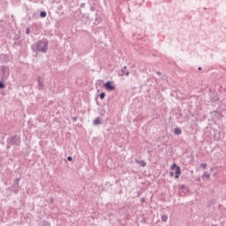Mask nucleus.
I'll list each match as a JSON object with an SVG mask.
<instances>
[{"label": "nucleus", "mask_w": 226, "mask_h": 226, "mask_svg": "<svg viewBox=\"0 0 226 226\" xmlns=\"http://www.w3.org/2000/svg\"><path fill=\"white\" fill-rule=\"evenodd\" d=\"M2 70V80H6L8 77H10V68L6 67L5 65H3L1 67Z\"/></svg>", "instance_id": "20e7f679"}, {"label": "nucleus", "mask_w": 226, "mask_h": 226, "mask_svg": "<svg viewBox=\"0 0 226 226\" xmlns=\"http://www.w3.org/2000/svg\"><path fill=\"white\" fill-rule=\"evenodd\" d=\"M167 220H169V216L162 215V222H167Z\"/></svg>", "instance_id": "2eb2a0df"}, {"label": "nucleus", "mask_w": 226, "mask_h": 226, "mask_svg": "<svg viewBox=\"0 0 226 226\" xmlns=\"http://www.w3.org/2000/svg\"><path fill=\"white\" fill-rule=\"evenodd\" d=\"M40 17H41V19H45V17H47V12L46 11H41Z\"/></svg>", "instance_id": "ddd939ff"}, {"label": "nucleus", "mask_w": 226, "mask_h": 226, "mask_svg": "<svg viewBox=\"0 0 226 226\" xmlns=\"http://www.w3.org/2000/svg\"><path fill=\"white\" fill-rule=\"evenodd\" d=\"M94 124L96 126L98 124H100V117H97L94 120Z\"/></svg>", "instance_id": "f8f14e48"}, {"label": "nucleus", "mask_w": 226, "mask_h": 226, "mask_svg": "<svg viewBox=\"0 0 226 226\" xmlns=\"http://www.w3.org/2000/svg\"><path fill=\"white\" fill-rule=\"evenodd\" d=\"M100 98L101 100H103L105 98V93L102 92L101 94H100Z\"/></svg>", "instance_id": "6ab92c4d"}, {"label": "nucleus", "mask_w": 226, "mask_h": 226, "mask_svg": "<svg viewBox=\"0 0 226 226\" xmlns=\"http://www.w3.org/2000/svg\"><path fill=\"white\" fill-rule=\"evenodd\" d=\"M200 167H201V169H207V163H201L200 164Z\"/></svg>", "instance_id": "a211bd4d"}, {"label": "nucleus", "mask_w": 226, "mask_h": 226, "mask_svg": "<svg viewBox=\"0 0 226 226\" xmlns=\"http://www.w3.org/2000/svg\"><path fill=\"white\" fill-rule=\"evenodd\" d=\"M86 6V4H81V8H84Z\"/></svg>", "instance_id": "5701e85b"}, {"label": "nucleus", "mask_w": 226, "mask_h": 226, "mask_svg": "<svg viewBox=\"0 0 226 226\" xmlns=\"http://www.w3.org/2000/svg\"><path fill=\"white\" fill-rule=\"evenodd\" d=\"M211 203H212V204H215V200H211Z\"/></svg>", "instance_id": "a878e982"}, {"label": "nucleus", "mask_w": 226, "mask_h": 226, "mask_svg": "<svg viewBox=\"0 0 226 226\" xmlns=\"http://www.w3.org/2000/svg\"><path fill=\"white\" fill-rule=\"evenodd\" d=\"M67 160H68V162H72V160H73V158L72 156H68Z\"/></svg>", "instance_id": "412c9836"}, {"label": "nucleus", "mask_w": 226, "mask_h": 226, "mask_svg": "<svg viewBox=\"0 0 226 226\" xmlns=\"http://www.w3.org/2000/svg\"><path fill=\"white\" fill-rule=\"evenodd\" d=\"M37 82H38V89L39 91H41V89H43V87L45 86L43 84V79H41V77H38V79H37Z\"/></svg>", "instance_id": "6e6552de"}, {"label": "nucleus", "mask_w": 226, "mask_h": 226, "mask_svg": "<svg viewBox=\"0 0 226 226\" xmlns=\"http://www.w3.org/2000/svg\"><path fill=\"white\" fill-rule=\"evenodd\" d=\"M103 87L106 89V91H116V86L112 84V81H107L104 83Z\"/></svg>", "instance_id": "423d86ee"}, {"label": "nucleus", "mask_w": 226, "mask_h": 226, "mask_svg": "<svg viewBox=\"0 0 226 226\" xmlns=\"http://www.w3.org/2000/svg\"><path fill=\"white\" fill-rule=\"evenodd\" d=\"M6 87V85H4V82L0 81V89H4Z\"/></svg>", "instance_id": "f3484780"}, {"label": "nucleus", "mask_w": 226, "mask_h": 226, "mask_svg": "<svg viewBox=\"0 0 226 226\" xmlns=\"http://www.w3.org/2000/svg\"><path fill=\"white\" fill-rule=\"evenodd\" d=\"M125 70H126V66H124V69L121 70V74H120L121 76L126 75V77H128V75H130V72L128 71L126 72Z\"/></svg>", "instance_id": "1a4fd4ad"}, {"label": "nucleus", "mask_w": 226, "mask_h": 226, "mask_svg": "<svg viewBox=\"0 0 226 226\" xmlns=\"http://www.w3.org/2000/svg\"><path fill=\"white\" fill-rule=\"evenodd\" d=\"M198 70L200 72V70H202V67H199Z\"/></svg>", "instance_id": "393cba45"}, {"label": "nucleus", "mask_w": 226, "mask_h": 226, "mask_svg": "<svg viewBox=\"0 0 226 226\" xmlns=\"http://www.w3.org/2000/svg\"><path fill=\"white\" fill-rule=\"evenodd\" d=\"M157 75H162V72H157Z\"/></svg>", "instance_id": "b1692460"}, {"label": "nucleus", "mask_w": 226, "mask_h": 226, "mask_svg": "<svg viewBox=\"0 0 226 226\" xmlns=\"http://www.w3.org/2000/svg\"><path fill=\"white\" fill-rule=\"evenodd\" d=\"M10 146H20V136L15 135L8 139Z\"/></svg>", "instance_id": "7ed1b4c3"}, {"label": "nucleus", "mask_w": 226, "mask_h": 226, "mask_svg": "<svg viewBox=\"0 0 226 226\" xmlns=\"http://www.w3.org/2000/svg\"><path fill=\"white\" fill-rule=\"evenodd\" d=\"M19 183H20V178H16L12 187V192L14 193H19V190L20 189V186H19Z\"/></svg>", "instance_id": "0eeeda50"}, {"label": "nucleus", "mask_w": 226, "mask_h": 226, "mask_svg": "<svg viewBox=\"0 0 226 226\" xmlns=\"http://www.w3.org/2000/svg\"><path fill=\"white\" fill-rule=\"evenodd\" d=\"M41 226H50V223L49 222H47V221H43L41 222Z\"/></svg>", "instance_id": "dca6fc26"}, {"label": "nucleus", "mask_w": 226, "mask_h": 226, "mask_svg": "<svg viewBox=\"0 0 226 226\" xmlns=\"http://www.w3.org/2000/svg\"><path fill=\"white\" fill-rule=\"evenodd\" d=\"M26 34H30L31 29L30 28H26Z\"/></svg>", "instance_id": "aec40b11"}, {"label": "nucleus", "mask_w": 226, "mask_h": 226, "mask_svg": "<svg viewBox=\"0 0 226 226\" xmlns=\"http://www.w3.org/2000/svg\"><path fill=\"white\" fill-rule=\"evenodd\" d=\"M174 133H175V135H181V133H182L181 128H179V127L175 128Z\"/></svg>", "instance_id": "9d476101"}, {"label": "nucleus", "mask_w": 226, "mask_h": 226, "mask_svg": "<svg viewBox=\"0 0 226 226\" xmlns=\"http://www.w3.org/2000/svg\"><path fill=\"white\" fill-rule=\"evenodd\" d=\"M48 47L49 41H47V39H42L32 45V50L34 52H42L43 54H47Z\"/></svg>", "instance_id": "f03ea898"}, {"label": "nucleus", "mask_w": 226, "mask_h": 226, "mask_svg": "<svg viewBox=\"0 0 226 226\" xmlns=\"http://www.w3.org/2000/svg\"><path fill=\"white\" fill-rule=\"evenodd\" d=\"M136 163L140 164L141 167H146L147 163L146 161H139V160H135Z\"/></svg>", "instance_id": "9b49d317"}, {"label": "nucleus", "mask_w": 226, "mask_h": 226, "mask_svg": "<svg viewBox=\"0 0 226 226\" xmlns=\"http://www.w3.org/2000/svg\"><path fill=\"white\" fill-rule=\"evenodd\" d=\"M94 10H96V8H94V6H92L90 8L91 12L88 13V15L83 14L82 18L80 19L81 22H84V24H87L89 20L91 22L94 20V24H100L102 22V18L100 17V15H98V13L94 12Z\"/></svg>", "instance_id": "f257e3e1"}, {"label": "nucleus", "mask_w": 226, "mask_h": 226, "mask_svg": "<svg viewBox=\"0 0 226 226\" xmlns=\"http://www.w3.org/2000/svg\"><path fill=\"white\" fill-rule=\"evenodd\" d=\"M204 177H207V179H209V177H211V175L205 172V173L203 174V176H202V178H203V179H204Z\"/></svg>", "instance_id": "4468645a"}, {"label": "nucleus", "mask_w": 226, "mask_h": 226, "mask_svg": "<svg viewBox=\"0 0 226 226\" xmlns=\"http://www.w3.org/2000/svg\"><path fill=\"white\" fill-rule=\"evenodd\" d=\"M170 177H174V171H170Z\"/></svg>", "instance_id": "4be33fe9"}, {"label": "nucleus", "mask_w": 226, "mask_h": 226, "mask_svg": "<svg viewBox=\"0 0 226 226\" xmlns=\"http://www.w3.org/2000/svg\"><path fill=\"white\" fill-rule=\"evenodd\" d=\"M170 169L175 171V178L177 179L181 176V168L174 163Z\"/></svg>", "instance_id": "39448f33"}]
</instances>
